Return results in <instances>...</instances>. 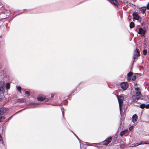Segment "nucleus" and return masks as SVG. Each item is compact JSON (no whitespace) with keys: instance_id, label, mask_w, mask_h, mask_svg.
<instances>
[{"instance_id":"1","label":"nucleus","mask_w":149,"mask_h":149,"mask_svg":"<svg viewBox=\"0 0 149 149\" xmlns=\"http://www.w3.org/2000/svg\"><path fill=\"white\" fill-rule=\"evenodd\" d=\"M143 95L141 94V92H136L134 93L132 96V102H136L138 100L142 98Z\"/></svg>"},{"instance_id":"2","label":"nucleus","mask_w":149,"mask_h":149,"mask_svg":"<svg viewBox=\"0 0 149 149\" xmlns=\"http://www.w3.org/2000/svg\"><path fill=\"white\" fill-rule=\"evenodd\" d=\"M119 104L120 110L121 111V107L123 105V100L124 99V96L123 95H120L119 96L116 95Z\"/></svg>"},{"instance_id":"3","label":"nucleus","mask_w":149,"mask_h":149,"mask_svg":"<svg viewBox=\"0 0 149 149\" xmlns=\"http://www.w3.org/2000/svg\"><path fill=\"white\" fill-rule=\"evenodd\" d=\"M139 55L140 52L139 50V49L136 48L134 51L133 54V58L134 59V61L135 59L137 58Z\"/></svg>"},{"instance_id":"4","label":"nucleus","mask_w":149,"mask_h":149,"mask_svg":"<svg viewBox=\"0 0 149 149\" xmlns=\"http://www.w3.org/2000/svg\"><path fill=\"white\" fill-rule=\"evenodd\" d=\"M121 88L124 90H126L128 87V83L127 82H122L120 84Z\"/></svg>"},{"instance_id":"5","label":"nucleus","mask_w":149,"mask_h":149,"mask_svg":"<svg viewBox=\"0 0 149 149\" xmlns=\"http://www.w3.org/2000/svg\"><path fill=\"white\" fill-rule=\"evenodd\" d=\"M111 140L112 137L111 136H110L108 138L104 141L102 142L101 143L102 145H107L111 142Z\"/></svg>"},{"instance_id":"6","label":"nucleus","mask_w":149,"mask_h":149,"mask_svg":"<svg viewBox=\"0 0 149 149\" xmlns=\"http://www.w3.org/2000/svg\"><path fill=\"white\" fill-rule=\"evenodd\" d=\"M8 109L4 107L0 109V115H3L4 114L8 111Z\"/></svg>"},{"instance_id":"7","label":"nucleus","mask_w":149,"mask_h":149,"mask_svg":"<svg viewBox=\"0 0 149 149\" xmlns=\"http://www.w3.org/2000/svg\"><path fill=\"white\" fill-rule=\"evenodd\" d=\"M55 95V94H51V97H47L46 98V102H52V98L54 97V95Z\"/></svg>"},{"instance_id":"8","label":"nucleus","mask_w":149,"mask_h":149,"mask_svg":"<svg viewBox=\"0 0 149 149\" xmlns=\"http://www.w3.org/2000/svg\"><path fill=\"white\" fill-rule=\"evenodd\" d=\"M132 15L133 16V20L134 19L135 20L137 19L140 17L136 12H134L132 13Z\"/></svg>"},{"instance_id":"9","label":"nucleus","mask_w":149,"mask_h":149,"mask_svg":"<svg viewBox=\"0 0 149 149\" xmlns=\"http://www.w3.org/2000/svg\"><path fill=\"white\" fill-rule=\"evenodd\" d=\"M110 2L112 4L116 6H118V3L116 0H109Z\"/></svg>"},{"instance_id":"10","label":"nucleus","mask_w":149,"mask_h":149,"mask_svg":"<svg viewBox=\"0 0 149 149\" xmlns=\"http://www.w3.org/2000/svg\"><path fill=\"white\" fill-rule=\"evenodd\" d=\"M138 116L137 115L135 114L133 115L132 117V121L133 123H135L137 120Z\"/></svg>"},{"instance_id":"11","label":"nucleus","mask_w":149,"mask_h":149,"mask_svg":"<svg viewBox=\"0 0 149 149\" xmlns=\"http://www.w3.org/2000/svg\"><path fill=\"white\" fill-rule=\"evenodd\" d=\"M39 104V103H31L29 104L32 108L36 107Z\"/></svg>"},{"instance_id":"12","label":"nucleus","mask_w":149,"mask_h":149,"mask_svg":"<svg viewBox=\"0 0 149 149\" xmlns=\"http://www.w3.org/2000/svg\"><path fill=\"white\" fill-rule=\"evenodd\" d=\"M146 32V31L144 29H143L142 28H140L139 29V32L138 33L139 34H142L144 33V34H145Z\"/></svg>"},{"instance_id":"13","label":"nucleus","mask_w":149,"mask_h":149,"mask_svg":"<svg viewBox=\"0 0 149 149\" xmlns=\"http://www.w3.org/2000/svg\"><path fill=\"white\" fill-rule=\"evenodd\" d=\"M46 98L45 97H42V96H40L38 97L37 98L38 100V101H42L45 100L46 101Z\"/></svg>"},{"instance_id":"14","label":"nucleus","mask_w":149,"mask_h":149,"mask_svg":"<svg viewBox=\"0 0 149 149\" xmlns=\"http://www.w3.org/2000/svg\"><path fill=\"white\" fill-rule=\"evenodd\" d=\"M24 99L23 98H21L17 100L16 103H23L24 102Z\"/></svg>"},{"instance_id":"15","label":"nucleus","mask_w":149,"mask_h":149,"mask_svg":"<svg viewBox=\"0 0 149 149\" xmlns=\"http://www.w3.org/2000/svg\"><path fill=\"white\" fill-rule=\"evenodd\" d=\"M146 7L145 6H143L139 8V10L142 13H144L146 10Z\"/></svg>"},{"instance_id":"16","label":"nucleus","mask_w":149,"mask_h":149,"mask_svg":"<svg viewBox=\"0 0 149 149\" xmlns=\"http://www.w3.org/2000/svg\"><path fill=\"white\" fill-rule=\"evenodd\" d=\"M5 86L4 81H0V86L3 89H4Z\"/></svg>"},{"instance_id":"17","label":"nucleus","mask_w":149,"mask_h":149,"mask_svg":"<svg viewBox=\"0 0 149 149\" xmlns=\"http://www.w3.org/2000/svg\"><path fill=\"white\" fill-rule=\"evenodd\" d=\"M134 26V23L133 22H131L130 23V29L133 28Z\"/></svg>"},{"instance_id":"18","label":"nucleus","mask_w":149,"mask_h":149,"mask_svg":"<svg viewBox=\"0 0 149 149\" xmlns=\"http://www.w3.org/2000/svg\"><path fill=\"white\" fill-rule=\"evenodd\" d=\"M0 115V122H2L4 120L5 118V117L3 116H2Z\"/></svg>"},{"instance_id":"19","label":"nucleus","mask_w":149,"mask_h":149,"mask_svg":"<svg viewBox=\"0 0 149 149\" xmlns=\"http://www.w3.org/2000/svg\"><path fill=\"white\" fill-rule=\"evenodd\" d=\"M126 131H127V130H124L123 131H121L120 132V135L121 136H123Z\"/></svg>"},{"instance_id":"20","label":"nucleus","mask_w":149,"mask_h":149,"mask_svg":"<svg viewBox=\"0 0 149 149\" xmlns=\"http://www.w3.org/2000/svg\"><path fill=\"white\" fill-rule=\"evenodd\" d=\"M6 88L7 90L9 89L10 88V85L9 83H7L6 85Z\"/></svg>"},{"instance_id":"21","label":"nucleus","mask_w":149,"mask_h":149,"mask_svg":"<svg viewBox=\"0 0 149 149\" xmlns=\"http://www.w3.org/2000/svg\"><path fill=\"white\" fill-rule=\"evenodd\" d=\"M140 107L141 109H143L145 107V104H142L140 105Z\"/></svg>"},{"instance_id":"22","label":"nucleus","mask_w":149,"mask_h":149,"mask_svg":"<svg viewBox=\"0 0 149 149\" xmlns=\"http://www.w3.org/2000/svg\"><path fill=\"white\" fill-rule=\"evenodd\" d=\"M139 143L140 145L149 144V143H147L145 141H142L139 142Z\"/></svg>"},{"instance_id":"23","label":"nucleus","mask_w":149,"mask_h":149,"mask_svg":"<svg viewBox=\"0 0 149 149\" xmlns=\"http://www.w3.org/2000/svg\"><path fill=\"white\" fill-rule=\"evenodd\" d=\"M133 75V73L132 72H129L127 74V76L131 77Z\"/></svg>"},{"instance_id":"24","label":"nucleus","mask_w":149,"mask_h":149,"mask_svg":"<svg viewBox=\"0 0 149 149\" xmlns=\"http://www.w3.org/2000/svg\"><path fill=\"white\" fill-rule=\"evenodd\" d=\"M147 52L146 50L144 49L143 51V54L144 55H146L147 54Z\"/></svg>"},{"instance_id":"25","label":"nucleus","mask_w":149,"mask_h":149,"mask_svg":"<svg viewBox=\"0 0 149 149\" xmlns=\"http://www.w3.org/2000/svg\"><path fill=\"white\" fill-rule=\"evenodd\" d=\"M21 87L20 86H18L17 88V89L18 90L20 93H21Z\"/></svg>"},{"instance_id":"26","label":"nucleus","mask_w":149,"mask_h":149,"mask_svg":"<svg viewBox=\"0 0 149 149\" xmlns=\"http://www.w3.org/2000/svg\"><path fill=\"white\" fill-rule=\"evenodd\" d=\"M136 20H137L138 22L140 23H141V17H139L138 18L136 19Z\"/></svg>"},{"instance_id":"27","label":"nucleus","mask_w":149,"mask_h":149,"mask_svg":"<svg viewBox=\"0 0 149 149\" xmlns=\"http://www.w3.org/2000/svg\"><path fill=\"white\" fill-rule=\"evenodd\" d=\"M135 90L136 91V92H140L139 91L140 90L138 87L135 88Z\"/></svg>"},{"instance_id":"28","label":"nucleus","mask_w":149,"mask_h":149,"mask_svg":"<svg viewBox=\"0 0 149 149\" xmlns=\"http://www.w3.org/2000/svg\"><path fill=\"white\" fill-rule=\"evenodd\" d=\"M136 77L135 76H133L132 77V80L133 81H134L136 79Z\"/></svg>"},{"instance_id":"29","label":"nucleus","mask_w":149,"mask_h":149,"mask_svg":"<svg viewBox=\"0 0 149 149\" xmlns=\"http://www.w3.org/2000/svg\"><path fill=\"white\" fill-rule=\"evenodd\" d=\"M25 93L27 95H28V96H29L30 95V93L29 91H26L25 92Z\"/></svg>"},{"instance_id":"30","label":"nucleus","mask_w":149,"mask_h":149,"mask_svg":"<svg viewBox=\"0 0 149 149\" xmlns=\"http://www.w3.org/2000/svg\"><path fill=\"white\" fill-rule=\"evenodd\" d=\"M139 145H140L139 143H136L134 145V146H137Z\"/></svg>"},{"instance_id":"31","label":"nucleus","mask_w":149,"mask_h":149,"mask_svg":"<svg viewBox=\"0 0 149 149\" xmlns=\"http://www.w3.org/2000/svg\"><path fill=\"white\" fill-rule=\"evenodd\" d=\"M145 108L146 109L149 108V104H147L146 105H145Z\"/></svg>"},{"instance_id":"32","label":"nucleus","mask_w":149,"mask_h":149,"mask_svg":"<svg viewBox=\"0 0 149 149\" xmlns=\"http://www.w3.org/2000/svg\"><path fill=\"white\" fill-rule=\"evenodd\" d=\"M146 8L147 9H149V2L148 3V4L147 5Z\"/></svg>"},{"instance_id":"33","label":"nucleus","mask_w":149,"mask_h":149,"mask_svg":"<svg viewBox=\"0 0 149 149\" xmlns=\"http://www.w3.org/2000/svg\"><path fill=\"white\" fill-rule=\"evenodd\" d=\"M24 109H22V110H19V111H18L15 114H13V116H14V115H15V114H17L18 113H19V112H20L22 110H23Z\"/></svg>"},{"instance_id":"34","label":"nucleus","mask_w":149,"mask_h":149,"mask_svg":"<svg viewBox=\"0 0 149 149\" xmlns=\"http://www.w3.org/2000/svg\"><path fill=\"white\" fill-rule=\"evenodd\" d=\"M73 134H74V135L76 136V137H77V139L79 141V142H80V140L78 138V136H76L74 133H73Z\"/></svg>"},{"instance_id":"35","label":"nucleus","mask_w":149,"mask_h":149,"mask_svg":"<svg viewBox=\"0 0 149 149\" xmlns=\"http://www.w3.org/2000/svg\"><path fill=\"white\" fill-rule=\"evenodd\" d=\"M3 141V139L2 138L1 135H0V142H2Z\"/></svg>"},{"instance_id":"36","label":"nucleus","mask_w":149,"mask_h":149,"mask_svg":"<svg viewBox=\"0 0 149 149\" xmlns=\"http://www.w3.org/2000/svg\"><path fill=\"white\" fill-rule=\"evenodd\" d=\"M131 79L130 77H127V80L128 81H129Z\"/></svg>"},{"instance_id":"37","label":"nucleus","mask_w":149,"mask_h":149,"mask_svg":"<svg viewBox=\"0 0 149 149\" xmlns=\"http://www.w3.org/2000/svg\"><path fill=\"white\" fill-rule=\"evenodd\" d=\"M61 111H62L63 116V117H64V112L62 110V108H61Z\"/></svg>"},{"instance_id":"38","label":"nucleus","mask_w":149,"mask_h":149,"mask_svg":"<svg viewBox=\"0 0 149 149\" xmlns=\"http://www.w3.org/2000/svg\"><path fill=\"white\" fill-rule=\"evenodd\" d=\"M141 34V37H143L144 35L145 34H144V33L142 34Z\"/></svg>"},{"instance_id":"39","label":"nucleus","mask_w":149,"mask_h":149,"mask_svg":"<svg viewBox=\"0 0 149 149\" xmlns=\"http://www.w3.org/2000/svg\"><path fill=\"white\" fill-rule=\"evenodd\" d=\"M146 40H145L144 41V45L146 44Z\"/></svg>"},{"instance_id":"40","label":"nucleus","mask_w":149,"mask_h":149,"mask_svg":"<svg viewBox=\"0 0 149 149\" xmlns=\"http://www.w3.org/2000/svg\"><path fill=\"white\" fill-rule=\"evenodd\" d=\"M59 106H61V105H62V104H61H61H59Z\"/></svg>"},{"instance_id":"41","label":"nucleus","mask_w":149,"mask_h":149,"mask_svg":"<svg viewBox=\"0 0 149 149\" xmlns=\"http://www.w3.org/2000/svg\"><path fill=\"white\" fill-rule=\"evenodd\" d=\"M130 128H129V130H130V131H131V129H130Z\"/></svg>"},{"instance_id":"42","label":"nucleus","mask_w":149,"mask_h":149,"mask_svg":"<svg viewBox=\"0 0 149 149\" xmlns=\"http://www.w3.org/2000/svg\"><path fill=\"white\" fill-rule=\"evenodd\" d=\"M73 93H74V92L73 91H72V92H71V94Z\"/></svg>"},{"instance_id":"43","label":"nucleus","mask_w":149,"mask_h":149,"mask_svg":"<svg viewBox=\"0 0 149 149\" xmlns=\"http://www.w3.org/2000/svg\"><path fill=\"white\" fill-rule=\"evenodd\" d=\"M3 13H5V12H3Z\"/></svg>"},{"instance_id":"44","label":"nucleus","mask_w":149,"mask_h":149,"mask_svg":"<svg viewBox=\"0 0 149 149\" xmlns=\"http://www.w3.org/2000/svg\"><path fill=\"white\" fill-rule=\"evenodd\" d=\"M26 10V9H24V10Z\"/></svg>"}]
</instances>
